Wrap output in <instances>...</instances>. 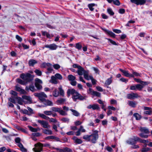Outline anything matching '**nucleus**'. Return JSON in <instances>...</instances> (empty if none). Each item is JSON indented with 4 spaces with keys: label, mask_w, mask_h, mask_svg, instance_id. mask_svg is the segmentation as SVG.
I'll return each instance as SVG.
<instances>
[{
    "label": "nucleus",
    "mask_w": 152,
    "mask_h": 152,
    "mask_svg": "<svg viewBox=\"0 0 152 152\" xmlns=\"http://www.w3.org/2000/svg\"><path fill=\"white\" fill-rule=\"evenodd\" d=\"M67 94L69 96L70 94L72 95V98L74 102H76L78 100L80 101L86 100L87 97L85 95L83 96L81 95L73 89H68L67 91Z\"/></svg>",
    "instance_id": "f257e3e1"
},
{
    "label": "nucleus",
    "mask_w": 152,
    "mask_h": 152,
    "mask_svg": "<svg viewBox=\"0 0 152 152\" xmlns=\"http://www.w3.org/2000/svg\"><path fill=\"white\" fill-rule=\"evenodd\" d=\"M93 133L91 134L85 135L83 136V139L92 143H95L99 137L98 131L96 130H93Z\"/></svg>",
    "instance_id": "f03ea898"
},
{
    "label": "nucleus",
    "mask_w": 152,
    "mask_h": 152,
    "mask_svg": "<svg viewBox=\"0 0 152 152\" xmlns=\"http://www.w3.org/2000/svg\"><path fill=\"white\" fill-rule=\"evenodd\" d=\"M20 77L26 82H30L32 81L34 77V75L30 73H22L20 76Z\"/></svg>",
    "instance_id": "7ed1b4c3"
},
{
    "label": "nucleus",
    "mask_w": 152,
    "mask_h": 152,
    "mask_svg": "<svg viewBox=\"0 0 152 152\" xmlns=\"http://www.w3.org/2000/svg\"><path fill=\"white\" fill-rule=\"evenodd\" d=\"M139 137L134 136L132 138H130L127 140L126 142L129 144L133 145L136 144L137 142L139 141Z\"/></svg>",
    "instance_id": "20e7f679"
},
{
    "label": "nucleus",
    "mask_w": 152,
    "mask_h": 152,
    "mask_svg": "<svg viewBox=\"0 0 152 152\" xmlns=\"http://www.w3.org/2000/svg\"><path fill=\"white\" fill-rule=\"evenodd\" d=\"M51 110L52 112H58L62 115L65 116L67 115V113L66 111L61 110L58 107H53L51 108Z\"/></svg>",
    "instance_id": "39448f33"
},
{
    "label": "nucleus",
    "mask_w": 152,
    "mask_h": 152,
    "mask_svg": "<svg viewBox=\"0 0 152 152\" xmlns=\"http://www.w3.org/2000/svg\"><path fill=\"white\" fill-rule=\"evenodd\" d=\"M35 96L38 97L39 99L42 102L47 98V95L43 92H41L40 93H35L34 94Z\"/></svg>",
    "instance_id": "423d86ee"
},
{
    "label": "nucleus",
    "mask_w": 152,
    "mask_h": 152,
    "mask_svg": "<svg viewBox=\"0 0 152 152\" xmlns=\"http://www.w3.org/2000/svg\"><path fill=\"white\" fill-rule=\"evenodd\" d=\"M35 148L33 149L34 152H40L42 150L43 145L40 142H38L34 145Z\"/></svg>",
    "instance_id": "0eeeda50"
},
{
    "label": "nucleus",
    "mask_w": 152,
    "mask_h": 152,
    "mask_svg": "<svg viewBox=\"0 0 152 152\" xmlns=\"http://www.w3.org/2000/svg\"><path fill=\"white\" fill-rule=\"evenodd\" d=\"M37 122L44 128L48 129L50 127V126L49 125L48 122L46 121L38 120Z\"/></svg>",
    "instance_id": "6e6552de"
},
{
    "label": "nucleus",
    "mask_w": 152,
    "mask_h": 152,
    "mask_svg": "<svg viewBox=\"0 0 152 152\" xmlns=\"http://www.w3.org/2000/svg\"><path fill=\"white\" fill-rule=\"evenodd\" d=\"M58 47V46L56 44L53 43L50 45H46L44 47H43V49L45 48H48L50 50H54L56 49Z\"/></svg>",
    "instance_id": "1a4fd4ad"
},
{
    "label": "nucleus",
    "mask_w": 152,
    "mask_h": 152,
    "mask_svg": "<svg viewBox=\"0 0 152 152\" xmlns=\"http://www.w3.org/2000/svg\"><path fill=\"white\" fill-rule=\"evenodd\" d=\"M130 1L137 5H142L146 2V0H130Z\"/></svg>",
    "instance_id": "9d476101"
},
{
    "label": "nucleus",
    "mask_w": 152,
    "mask_h": 152,
    "mask_svg": "<svg viewBox=\"0 0 152 152\" xmlns=\"http://www.w3.org/2000/svg\"><path fill=\"white\" fill-rule=\"evenodd\" d=\"M139 96L137 93H132L129 94H128L127 95V98L129 99H134L135 98H137Z\"/></svg>",
    "instance_id": "9b49d317"
},
{
    "label": "nucleus",
    "mask_w": 152,
    "mask_h": 152,
    "mask_svg": "<svg viewBox=\"0 0 152 152\" xmlns=\"http://www.w3.org/2000/svg\"><path fill=\"white\" fill-rule=\"evenodd\" d=\"M22 98L23 100H26V101H24L25 104H31L32 103V99L29 96L23 95L22 96Z\"/></svg>",
    "instance_id": "f8f14e48"
},
{
    "label": "nucleus",
    "mask_w": 152,
    "mask_h": 152,
    "mask_svg": "<svg viewBox=\"0 0 152 152\" xmlns=\"http://www.w3.org/2000/svg\"><path fill=\"white\" fill-rule=\"evenodd\" d=\"M119 70L124 74L125 76L129 77H134V75L129 74L128 71L124 70L121 69H120Z\"/></svg>",
    "instance_id": "ddd939ff"
},
{
    "label": "nucleus",
    "mask_w": 152,
    "mask_h": 152,
    "mask_svg": "<svg viewBox=\"0 0 152 152\" xmlns=\"http://www.w3.org/2000/svg\"><path fill=\"white\" fill-rule=\"evenodd\" d=\"M144 110H146L144 111V113L145 114L150 115L152 112V109L151 107H144Z\"/></svg>",
    "instance_id": "4468645a"
},
{
    "label": "nucleus",
    "mask_w": 152,
    "mask_h": 152,
    "mask_svg": "<svg viewBox=\"0 0 152 152\" xmlns=\"http://www.w3.org/2000/svg\"><path fill=\"white\" fill-rule=\"evenodd\" d=\"M87 108L88 109H92L93 110H99L100 109V107L97 104H90L87 106Z\"/></svg>",
    "instance_id": "2eb2a0df"
},
{
    "label": "nucleus",
    "mask_w": 152,
    "mask_h": 152,
    "mask_svg": "<svg viewBox=\"0 0 152 152\" xmlns=\"http://www.w3.org/2000/svg\"><path fill=\"white\" fill-rule=\"evenodd\" d=\"M72 139L73 140L74 142L77 144H80L83 142L82 140L75 136L73 137Z\"/></svg>",
    "instance_id": "dca6fc26"
},
{
    "label": "nucleus",
    "mask_w": 152,
    "mask_h": 152,
    "mask_svg": "<svg viewBox=\"0 0 152 152\" xmlns=\"http://www.w3.org/2000/svg\"><path fill=\"white\" fill-rule=\"evenodd\" d=\"M42 132L44 134L48 135H51L53 134L52 131L47 129H42Z\"/></svg>",
    "instance_id": "f3484780"
},
{
    "label": "nucleus",
    "mask_w": 152,
    "mask_h": 152,
    "mask_svg": "<svg viewBox=\"0 0 152 152\" xmlns=\"http://www.w3.org/2000/svg\"><path fill=\"white\" fill-rule=\"evenodd\" d=\"M42 102L46 106H52L53 105V102L48 100H46L45 99Z\"/></svg>",
    "instance_id": "a211bd4d"
},
{
    "label": "nucleus",
    "mask_w": 152,
    "mask_h": 152,
    "mask_svg": "<svg viewBox=\"0 0 152 152\" xmlns=\"http://www.w3.org/2000/svg\"><path fill=\"white\" fill-rule=\"evenodd\" d=\"M84 71V69L80 66H79V68L78 69L77 72L79 75L81 76L83 75Z\"/></svg>",
    "instance_id": "6ab92c4d"
},
{
    "label": "nucleus",
    "mask_w": 152,
    "mask_h": 152,
    "mask_svg": "<svg viewBox=\"0 0 152 152\" xmlns=\"http://www.w3.org/2000/svg\"><path fill=\"white\" fill-rule=\"evenodd\" d=\"M140 130L142 133L146 134H148L149 133L148 129L145 127H141L140 128Z\"/></svg>",
    "instance_id": "aec40b11"
},
{
    "label": "nucleus",
    "mask_w": 152,
    "mask_h": 152,
    "mask_svg": "<svg viewBox=\"0 0 152 152\" xmlns=\"http://www.w3.org/2000/svg\"><path fill=\"white\" fill-rule=\"evenodd\" d=\"M28 127L29 130L32 132H36L38 131H39L40 129L39 127L37 128H34L31 126H28Z\"/></svg>",
    "instance_id": "412c9836"
},
{
    "label": "nucleus",
    "mask_w": 152,
    "mask_h": 152,
    "mask_svg": "<svg viewBox=\"0 0 152 152\" xmlns=\"http://www.w3.org/2000/svg\"><path fill=\"white\" fill-rule=\"evenodd\" d=\"M25 89L26 91H28L29 90H30L32 92H34L35 90L33 84L30 85L29 87L26 86Z\"/></svg>",
    "instance_id": "4be33fe9"
},
{
    "label": "nucleus",
    "mask_w": 152,
    "mask_h": 152,
    "mask_svg": "<svg viewBox=\"0 0 152 152\" xmlns=\"http://www.w3.org/2000/svg\"><path fill=\"white\" fill-rule=\"evenodd\" d=\"M48 120H49V122L50 123H57V126H59V123L57 119L53 118H50L49 117V118H48Z\"/></svg>",
    "instance_id": "5701e85b"
},
{
    "label": "nucleus",
    "mask_w": 152,
    "mask_h": 152,
    "mask_svg": "<svg viewBox=\"0 0 152 152\" xmlns=\"http://www.w3.org/2000/svg\"><path fill=\"white\" fill-rule=\"evenodd\" d=\"M17 145L20 148V150L22 152H26L27 150L24 147L21 143L20 142L17 144Z\"/></svg>",
    "instance_id": "b1692460"
},
{
    "label": "nucleus",
    "mask_w": 152,
    "mask_h": 152,
    "mask_svg": "<svg viewBox=\"0 0 152 152\" xmlns=\"http://www.w3.org/2000/svg\"><path fill=\"white\" fill-rule=\"evenodd\" d=\"M58 89L60 95L62 96H64V92L63 89H62V86L61 85L58 88Z\"/></svg>",
    "instance_id": "393cba45"
},
{
    "label": "nucleus",
    "mask_w": 152,
    "mask_h": 152,
    "mask_svg": "<svg viewBox=\"0 0 152 152\" xmlns=\"http://www.w3.org/2000/svg\"><path fill=\"white\" fill-rule=\"evenodd\" d=\"M102 29L105 32H106L108 34L110 35L111 37H115V34L114 33L112 32L108 31L106 29Z\"/></svg>",
    "instance_id": "a878e982"
},
{
    "label": "nucleus",
    "mask_w": 152,
    "mask_h": 152,
    "mask_svg": "<svg viewBox=\"0 0 152 152\" xmlns=\"http://www.w3.org/2000/svg\"><path fill=\"white\" fill-rule=\"evenodd\" d=\"M37 63V61L34 59H30L28 61V64L30 66H33Z\"/></svg>",
    "instance_id": "bb28decb"
},
{
    "label": "nucleus",
    "mask_w": 152,
    "mask_h": 152,
    "mask_svg": "<svg viewBox=\"0 0 152 152\" xmlns=\"http://www.w3.org/2000/svg\"><path fill=\"white\" fill-rule=\"evenodd\" d=\"M45 139L46 140H55L57 141H58L59 139L53 136H48L45 138Z\"/></svg>",
    "instance_id": "cd10ccee"
},
{
    "label": "nucleus",
    "mask_w": 152,
    "mask_h": 152,
    "mask_svg": "<svg viewBox=\"0 0 152 152\" xmlns=\"http://www.w3.org/2000/svg\"><path fill=\"white\" fill-rule=\"evenodd\" d=\"M83 74L85 79L88 80H89V76L88 75V71L85 70Z\"/></svg>",
    "instance_id": "c85d7f7f"
},
{
    "label": "nucleus",
    "mask_w": 152,
    "mask_h": 152,
    "mask_svg": "<svg viewBox=\"0 0 152 152\" xmlns=\"http://www.w3.org/2000/svg\"><path fill=\"white\" fill-rule=\"evenodd\" d=\"M112 81V77L107 79L105 81V85L106 86H108L111 84Z\"/></svg>",
    "instance_id": "c756f323"
},
{
    "label": "nucleus",
    "mask_w": 152,
    "mask_h": 152,
    "mask_svg": "<svg viewBox=\"0 0 152 152\" xmlns=\"http://www.w3.org/2000/svg\"><path fill=\"white\" fill-rule=\"evenodd\" d=\"M52 83L56 84L58 83V81L56 77L53 76L51 77V80L50 81Z\"/></svg>",
    "instance_id": "7c9ffc66"
},
{
    "label": "nucleus",
    "mask_w": 152,
    "mask_h": 152,
    "mask_svg": "<svg viewBox=\"0 0 152 152\" xmlns=\"http://www.w3.org/2000/svg\"><path fill=\"white\" fill-rule=\"evenodd\" d=\"M15 99H16L17 101L18 102V103L22 105L23 104V102H24V101H23V99L21 98L20 97L17 96L15 97Z\"/></svg>",
    "instance_id": "2f4dec72"
},
{
    "label": "nucleus",
    "mask_w": 152,
    "mask_h": 152,
    "mask_svg": "<svg viewBox=\"0 0 152 152\" xmlns=\"http://www.w3.org/2000/svg\"><path fill=\"white\" fill-rule=\"evenodd\" d=\"M128 104L130 106L135 107L137 104L135 102L129 101L128 102Z\"/></svg>",
    "instance_id": "473e14b6"
},
{
    "label": "nucleus",
    "mask_w": 152,
    "mask_h": 152,
    "mask_svg": "<svg viewBox=\"0 0 152 152\" xmlns=\"http://www.w3.org/2000/svg\"><path fill=\"white\" fill-rule=\"evenodd\" d=\"M70 110L72 112L73 115L77 117L80 115V113L77 111L72 109H70Z\"/></svg>",
    "instance_id": "72a5a7b5"
},
{
    "label": "nucleus",
    "mask_w": 152,
    "mask_h": 152,
    "mask_svg": "<svg viewBox=\"0 0 152 152\" xmlns=\"http://www.w3.org/2000/svg\"><path fill=\"white\" fill-rule=\"evenodd\" d=\"M67 78L69 81H71L75 80L76 79V77L72 75H70L68 76Z\"/></svg>",
    "instance_id": "f704fd0d"
},
{
    "label": "nucleus",
    "mask_w": 152,
    "mask_h": 152,
    "mask_svg": "<svg viewBox=\"0 0 152 152\" xmlns=\"http://www.w3.org/2000/svg\"><path fill=\"white\" fill-rule=\"evenodd\" d=\"M38 115L40 117L46 120H48V118H49V117L45 114L39 113H38Z\"/></svg>",
    "instance_id": "c9c22d12"
},
{
    "label": "nucleus",
    "mask_w": 152,
    "mask_h": 152,
    "mask_svg": "<svg viewBox=\"0 0 152 152\" xmlns=\"http://www.w3.org/2000/svg\"><path fill=\"white\" fill-rule=\"evenodd\" d=\"M133 116L137 120H140L141 118V115L137 113H134Z\"/></svg>",
    "instance_id": "e433bc0d"
},
{
    "label": "nucleus",
    "mask_w": 152,
    "mask_h": 152,
    "mask_svg": "<svg viewBox=\"0 0 152 152\" xmlns=\"http://www.w3.org/2000/svg\"><path fill=\"white\" fill-rule=\"evenodd\" d=\"M47 71L45 72V73L47 74H48L52 73L53 71V69L52 67H50L47 68Z\"/></svg>",
    "instance_id": "4c0bfd02"
},
{
    "label": "nucleus",
    "mask_w": 152,
    "mask_h": 152,
    "mask_svg": "<svg viewBox=\"0 0 152 152\" xmlns=\"http://www.w3.org/2000/svg\"><path fill=\"white\" fill-rule=\"evenodd\" d=\"M53 96L55 97H58L59 95V92L57 91L56 89H55L53 92Z\"/></svg>",
    "instance_id": "58836bf2"
},
{
    "label": "nucleus",
    "mask_w": 152,
    "mask_h": 152,
    "mask_svg": "<svg viewBox=\"0 0 152 152\" xmlns=\"http://www.w3.org/2000/svg\"><path fill=\"white\" fill-rule=\"evenodd\" d=\"M42 34L44 36H46V37L48 38H50V35L46 31H42Z\"/></svg>",
    "instance_id": "ea45409f"
},
{
    "label": "nucleus",
    "mask_w": 152,
    "mask_h": 152,
    "mask_svg": "<svg viewBox=\"0 0 152 152\" xmlns=\"http://www.w3.org/2000/svg\"><path fill=\"white\" fill-rule=\"evenodd\" d=\"M134 80L137 83H140L142 85H145L146 84V83L145 82L141 81L140 79L134 78Z\"/></svg>",
    "instance_id": "a19ab883"
},
{
    "label": "nucleus",
    "mask_w": 152,
    "mask_h": 152,
    "mask_svg": "<svg viewBox=\"0 0 152 152\" xmlns=\"http://www.w3.org/2000/svg\"><path fill=\"white\" fill-rule=\"evenodd\" d=\"M17 81L21 85H25L26 84L25 81L24 80H23L20 78H17Z\"/></svg>",
    "instance_id": "79ce46f5"
},
{
    "label": "nucleus",
    "mask_w": 152,
    "mask_h": 152,
    "mask_svg": "<svg viewBox=\"0 0 152 152\" xmlns=\"http://www.w3.org/2000/svg\"><path fill=\"white\" fill-rule=\"evenodd\" d=\"M34 72L36 74V75L39 76H41L42 75V72L38 69H36L34 71Z\"/></svg>",
    "instance_id": "37998d69"
},
{
    "label": "nucleus",
    "mask_w": 152,
    "mask_h": 152,
    "mask_svg": "<svg viewBox=\"0 0 152 152\" xmlns=\"http://www.w3.org/2000/svg\"><path fill=\"white\" fill-rule=\"evenodd\" d=\"M95 5V4L94 3L89 4L88 5V7L91 11H93L94 9V8L93 7Z\"/></svg>",
    "instance_id": "c03bdc74"
},
{
    "label": "nucleus",
    "mask_w": 152,
    "mask_h": 152,
    "mask_svg": "<svg viewBox=\"0 0 152 152\" xmlns=\"http://www.w3.org/2000/svg\"><path fill=\"white\" fill-rule=\"evenodd\" d=\"M139 136L141 137L146 138L148 137V134H146L143 133H141L139 134Z\"/></svg>",
    "instance_id": "a18cd8bd"
},
{
    "label": "nucleus",
    "mask_w": 152,
    "mask_h": 152,
    "mask_svg": "<svg viewBox=\"0 0 152 152\" xmlns=\"http://www.w3.org/2000/svg\"><path fill=\"white\" fill-rule=\"evenodd\" d=\"M54 76L55 77H56V78L57 79L61 80L62 79V75L61 74H60L59 73H57V74H56Z\"/></svg>",
    "instance_id": "49530a36"
},
{
    "label": "nucleus",
    "mask_w": 152,
    "mask_h": 152,
    "mask_svg": "<svg viewBox=\"0 0 152 152\" xmlns=\"http://www.w3.org/2000/svg\"><path fill=\"white\" fill-rule=\"evenodd\" d=\"M143 87V86L141 84H138L136 85V90H138L139 91L141 90Z\"/></svg>",
    "instance_id": "de8ad7c7"
},
{
    "label": "nucleus",
    "mask_w": 152,
    "mask_h": 152,
    "mask_svg": "<svg viewBox=\"0 0 152 152\" xmlns=\"http://www.w3.org/2000/svg\"><path fill=\"white\" fill-rule=\"evenodd\" d=\"M52 111L50 110H46L44 111L43 113L46 115H50L52 114Z\"/></svg>",
    "instance_id": "09e8293b"
},
{
    "label": "nucleus",
    "mask_w": 152,
    "mask_h": 152,
    "mask_svg": "<svg viewBox=\"0 0 152 152\" xmlns=\"http://www.w3.org/2000/svg\"><path fill=\"white\" fill-rule=\"evenodd\" d=\"M107 12L111 15H113L114 14V13L113 12L111 8H109L107 9Z\"/></svg>",
    "instance_id": "8fccbe9b"
},
{
    "label": "nucleus",
    "mask_w": 152,
    "mask_h": 152,
    "mask_svg": "<svg viewBox=\"0 0 152 152\" xmlns=\"http://www.w3.org/2000/svg\"><path fill=\"white\" fill-rule=\"evenodd\" d=\"M40 83H35V86L37 88L38 90L42 89V87Z\"/></svg>",
    "instance_id": "3c124183"
},
{
    "label": "nucleus",
    "mask_w": 152,
    "mask_h": 152,
    "mask_svg": "<svg viewBox=\"0 0 152 152\" xmlns=\"http://www.w3.org/2000/svg\"><path fill=\"white\" fill-rule=\"evenodd\" d=\"M89 80H91L92 83L93 85H94L96 83V80L94 79L92 76H89Z\"/></svg>",
    "instance_id": "603ef678"
},
{
    "label": "nucleus",
    "mask_w": 152,
    "mask_h": 152,
    "mask_svg": "<svg viewBox=\"0 0 152 152\" xmlns=\"http://www.w3.org/2000/svg\"><path fill=\"white\" fill-rule=\"evenodd\" d=\"M93 95L98 97H100L101 94L100 93L95 91H94L93 92Z\"/></svg>",
    "instance_id": "864d4df0"
},
{
    "label": "nucleus",
    "mask_w": 152,
    "mask_h": 152,
    "mask_svg": "<svg viewBox=\"0 0 152 152\" xmlns=\"http://www.w3.org/2000/svg\"><path fill=\"white\" fill-rule=\"evenodd\" d=\"M69 120L68 118H63L61 119V121L64 123L68 122Z\"/></svg>",
    "instance_id": "5fc2aeb1"
},
{
    "label": "nucleus",
    "mask_w": 152,
    "mask_h": 152,
    "mask_svg": "<svg viewBox=\"0 0 152 152\" xmlns=\"http://www.w3.org/2000/svg\"><path fill=\"white\" fill-rule=\"evenodd\" d=\"M35 83H40L42 84V82L41 80L38 78H36L35 80Z\"/></svg>",
    "instance_id": "6e6d98bb"
},
{
    "label": "nucleus",
    "mask_w": 152,
    "mask_h": 152,
    "mask_svg": "<svg viewBox=\"0 0 152 152\" xmlns=\"http://www.w3.org/2000/svg\"><path fill=\"white\" fill-rule=\"evenodd\" d=\"M65 101V99H61L58 100L57 102L58 103H59V104H62V103H63Z\"/></svg>",
    "instance_id": "4d7b16f0"
},
{
    "label": "nucleus",
    "mask_w": 152,
    "mask_h": 152,
    "mask_svg": "<svg viewBox=\"0 0 152 152\" xmlns=\"http://www.w3.org/2000/svg\"><path fill=\"white\" fill-rule=\"evenodd\" d=\"M106 39L108 40L112 44L115 45H117L116 42L112 40L107 38H106Z\"/></svg>",
    "instance_id": "13d9d810"
},
{
    "label": "nucleus",
    "mask_w": 152,
    "mask_h": 152,
    "mask_svg": "<svg viewBox=\"0 0 152 152\" xmlns=\"http://www.w3.org/2000/svg\"><path fill=\"white\" fill-rule=\"evenodd\" d=\"M53 67L56 69H58L60 68V66L58 64H54L53 65Z\"/></svg>",
    "instance_id": "bf43d9fd"
},
{
    "label": "nucleus",
    "mask_w": 152,
    "mask_h": 152,
    "mask_svg": "<svg viewBox=\"0 0 152 152\" xmlns=\"http://www.w3.org/2000/svg\"><path fill=\"white\" fill-rule=\"evenodd\" d=\"M21 89L20 86L18 85H16L15 86V90L18 91L19 92Z\"/></svg>",
    "instance_id": "052dcab7"
},
{
    "label": "nucleus",
    "mask_w": 152,
    "mask_h": 152,
    "mask_svg": "<svg viewBox=\"0 0 152 152\" xmlns=\"http://www.w3.org/2000/svg\"><path fill=\"white\" fill-rule=\"evenodd\" d=\"M132 75H133L134 76L135 75L136 76H140V73L134 72L133 70H132Z\"/></svg>",
    "instance_id": "680f3d73"
},
{
    "label": "nucleus",
    "mask_w": 152,
    "mask_h": 152,
    "mask_svg": "<svg viewBox=\"0 0 152 152\" xmlns=\"http://www.w3.org/2000/svg\"><path fill=\"white\" fill-rule=\"evenodd\" d=\"M113 3L114 4L117 6H119L120 4V2L118 0H113Z\"/></svg>",
    "instance_id": "e2e57ef3"
},
{
    "label": "nucleus",
    "mask_w": 152,
    "mask_h": 152,
    "mask_svg": "<svg viewBox=\"0 0 152 152\" xmlns=\"http://www.w3.org/2000/svg\"><path fill=\"white\" fill-rule=\"evenodd\" d=\"M27 109H28V112L29 111V113H28L29 114H30V115L34 113L33 110L31 108L28 107H27Z\"/></svg>",
    "instance_id": "0e129e2a"
},
{
    "label": "nucleus",
    "mask_w": 152,
    "mask_h": 152,
    "mask_svg": "<svg viewBox=\"0 0 152 152\" xmlns=\"http://www.w3.org/2000/svg\"><path fill=\"white\" fill-rule=\"evenodd\" d=\"M78 129L82 132H86V130L84 129L83 127L82 126H81Z\"/></svg>",
    "instance_id": "69168bd1"
},
{
    "label": "nucleus",
    "mask_w": 152,
    "mask_h": 152,
    "mask_svg": "<svg viewBox=\"0 0 152 152\" xmlns=\"http://www.w3.org/2000/svg\"><path fill=\"white\" fill-rule=\"evenodd\" d=\"M150 149L148 148H143L141 150V152H147L149 151Z\"/></svg>",
    "instance_id": "338daca9"
},
{
    "label": "nucleus",
    "mask_w": 152,
    "mask_h": 152,
    "mask_svg": "<svg viewBox=\"0 0 152 152\" xmlns=\"http://www.w3.org/2000/svg\"><path fill=\"white\" fill-rule=\"evenodd\" d=\"M75 47L78 50H80L82 48V45L80 44L79 43H78L76 44Z\"/></svg>",
    "instance_id": "774afa93"
}]
</instances>
